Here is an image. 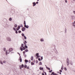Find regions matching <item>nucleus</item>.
<instances>
[{"label":"nucleus","mask_w":75,"mask_h":75,"mask_svg":"<svg viewBox=\"0 0 75 75\" xmlns=\"http://www.w3.org/2000/svg\"><path fill=\"white\" fill-rule=\"evenodd\" d=\"M24 47V44H21V46L20 47V50L21 51H23V50H25L26 48H28V46L26 45H25Z\"/></svg>","instance_id":"nucleus-1"},{"label":"nucleus","mask_w":75,"mask_h":75,"mask_svg":"<svg viewBox=\"0 0 75 75\" xmlns=\"http://www.w3.org/2000/svg\"><path fill=\"white\" fill-rule=\"evenodd\" d=\"M66 63H67V65L68 66L69 65V58H67V59Z\"/></svg>","instance_id":"nucleus-2"},{"label":"nucleus","mask_w":75,"mask_h":75,"mask_svg":"<svg viewBox=\"0 0 75 75\" xmlns=\"http://www.w3.org/2000/svg\"><path fill=\"white\" fill-rule=\"evenodd\" d=\"M5 28H7V27H8V25L7 24V23L6 22H5Z\"/></svg>","instance_id":"nucleus-3"},{"label":"nucleus","mask_w":75,"mask_h":75,"mask_svg":"<svg viewBox=\"0 0 75 75\" xmlns=\"http://www.w3.org/2000/svg\"><path fill=\"white\" fill-rule=\"evenodd\" d=\"M13 51V49L12 48H10L9 49V52H11V51Z\"/></svg>","instance_id":"nucleus-4"},{"label":"nucleus","mask_w":75,"mask_h":75,"mask_svg":"<svg viewBox=\"0 0 75 75\" xmlns=\"http://www.w3.org/2000/svg\"><path fill=\"white\" fill-rule=\"evenodd\" d=\"M51 74L52 75H58V74H57L55 73L54 72H52L51 73Z\"/></svg>","instance_id":"nucleus-5"},{"label":"nucleus","mask_w":75,"mask_h":75,"mask_svg":"<svg viewBox=\"0 0 75 75\" xmlns=\"http://www.w3.org/2000/svg\"><path fill=\"white\" fill-rule=\"evenodd\" d=\"M39 69H40V70H41V71H42V70L43 72H44V69L43 68V67H40L39 68Z\"/></svg>","instance_id":"nucleus-6"},{"label":"nucleus","mask_w":75,"mask_h":75,"mask_svg":"<svg viewBox=\"0 0 75 75\" xmlns=\"http://www.w3.org/2000/svg\"><path fill=\"white\" fill-rule=\"evenodd\" d=\"M6 40H7V41H11V39L10 38H7Z\"/></svg>","instance_id":"nucleus-7"},{"label":"nucleus","mask_w":75,"mask_h":75,"mask_svg":"<svg viewBox=\"0 0 75 75\" xmlns=\"http://www.w3.org/2000/svg\"><path fill=\"white\" fill-rule=\"evenodd\" d=\"M25 28L23 27L22 28V31H24L25 30Z\"/></svg>","instance_id":"nucleus-8"},{"label":"nucleus","mask_w":75,"mask_h":75,"mask_svg":"<svg viewBox=\"0 0 75 75\" xmlns=\"http://www.w3.org/2000/svg\"><path fill=\"white\" fill-rule=\"evenodd\" d=\"M21 35H22V37H24V38H26L25 36L24 35V33H22Z\"/></svg>","instance_id":"nucleus-9"},{"label":"nucleus","mask_w":75,"mask_h":75,"mask_svg":"<svg viewBox=\"0 0 75 75\" xmlns=\"http://www.w3.org/2000/svg\"><path fill=\"white\" fill-rule=\"evenodd\" d=\"M24 27H25L26 28H29V26L28 25H24Z\"/></svg>","instance_id":"nucleus-10"},{"label":"nucleus","mask_w":75,"mask_h":75,"mask_svg":"<svg viewBox=\"0 0 75 75\" xmlns=\"http://www.w3.org/2000/svg\"><path fill=\"white\" fill-rule=\"evenodd\" d=\"M33 7H34V6L36 5V3H35V2H33Z\"/></svg>","instance_id":"nucleus-11"},{"label":"nucleus","mask_w":75,"mask_h":75,"mask_svg":"<svg viewBox=\"0 0 75 75\" xmlns=\"http://www.w3.org/2000/svg\"><path fill=\"white\" fill-rule=\"evenodd\" d=\"M19 60L20 61V62H22V59L21 57V56H20V57H19Z\"/></svg>","instance_id":"nucleus-12"},{"label":"nucleus","mask_w":75,"mask_h":75,"mask_svg":"<svg viewBox=\"0 0 75 75\" xmlns=\"http://www.w3.org/2000/svg\"><path fill=\"white\" fill-rule=\"evenodd\" d=\"M40 41L41 42H43V41H44V39L41 38L40 39Z\"/></svg>","instance_id":"nucleus-13"},{"label":"nucleus","mask_w":75,"mask_h":75,"mask_svg":"<svg viewBox=\"0 0 75 75\" xmlns=\"http://www.w3.org/2000/svg\"><path fill=\"white\" fill-rule=\"evenodd\" d=\"M11 13H12V14H14L15 13V11H14L12 10L11 11Z\"/></svg>","instance_id":"nucleus-14"},{"label":"nucleus","mask_w":75,"mask_h":75,"mask_svg":"<svg viewBox=\"0 0 75 75\" xmlns=\"http://www.w3.org/2000/svg\"><path fill=\"white\" fill-rule=\"evenodd\" d=\"M30 59L31 60V61H33V59H34L33 58V56H32L30 58Z\"/></svg>","instance_id":"nucleus-15"},{"label":"nucleus","mask_w":75,"mask_h":75,"mask_svg":"<svg viewBox=\"0 0 75 75\" xmlns=\"http://www.w3.org/2000/svg\"><path fill=\"white\" fill-rule=\"evenodd\" d=\"M0 64H1V65H3V61H2L1 60L0 61Z\"/></svg>","instance_id":"nucleus-16"},{"label":"nucleus","mask_w":75,"mask_h":75,"mask_svg":"<svg viewBox=\"0 0 75 75\" xmlns=\"http://www.w3.org/2000/svg\"><path fill=\"white\" fill-rule=\"evenodd\" d=\"M25 62L26 63H27V62H28V60H27V59H25Z\"/></svg>","instance_id":"nucleus-17"},{"label":"nucleus","mask_w":75,"mask_h":75,"mask_svg":"<svg viewBox=\"0 0 75 75\" xmlns=\"http://www.w3.org/2000/svg\"><path fill=\"white\" fill-rule=\"evenodd\" d=\"M40 57H41V56H40L39 55L37 56V57H36V59H38V58H40Z\"/></svg>","instance_id":"nucleus-18"},{"label":"nucleus","mask_w":75,"mask_h":75,"mask_svg":"<svg viewBox=\"0 0 75 75\" xmlns=\"http://www.w3.org/2000/svg\"><path fill=\"white\" fill-rule=\"evenodd\" d=\"M46 68L47 69H48V70H51V69H50V68L48 67H46Z\"/></svg>","instance_id":"nucleus-19"},{"label":"nucleus","mask_w":75,"mask_h":75,"mask_svg":"<svg viewBox=\"0 0 75 75\" xmlns=\"http://www.w3.org/2000/svg\"><path fill=\"white\" fill-rule=\"evenodd\" d=\"M39 65H42V62H40Z\"/></svg>","instance_id":"nucleus-20"},{"label":"nucleus","mask_w":75,"mask_h":75,"mask_svg":"<svg viewBox=\"0 0 75 75\" xmlns=\"http://www.w3.org/2000/svg\"><path fill=\"white\" fill-rule=\"evenodd\" d=\"M14 26L15 28H17V25L16 24H15Z\"/></svg>","instance_id":"nucleus-21"},{"label":"nucleus","mask_w":75,"mask_h":75,"mask_svg":"<svg viewBox=\"0 0 75 75\" xmlns=\"http://www.w3.org/2000/svg\"><path fill=\"white\" fill-rule=\"evenodd\" d=\"M24 25H26V23H25V21H24Z\"/></svg>","instance_id":"nucleus-22"},{"label":"nucleus","mask_w":75,"mask_h":75,"mask_svg":"<svg viewBox=\"0 0 75 75\" xmlns=\"http://www.w3.org/2000/svg\"><path fill=\"white\" fill-rule=\"evenodd\" d=\"M24 67L26 68H27V65L25 64L24 65Z\"/></svg>","instance_id":"nucleus-23"},{"label":"nucleus","mask_w":75,"mask_h":75,"mask_svg":"<svg viewBox=\"0 0 75 75\" xmlns=\"http://www.w3.org/2000/svg\"><path fill=\"white\" fill-rule=\"evenodd\" d=\"M7 62H6V61H5V60H4L3 62V63H4V64H6V63Z\"/></svg>","instance_id":"nucleus-24"},{"label":"nucleus","mask_w":75,"mask_h":75,"mask_svg":"<svg viewBox=\"0 0 75 75\" xmlns=\"http://www.w3.org/2000/svg\"><path fill=\"white\" fill-rule=\"evenodd\" d=\"M31 65H34V64L33 62H31Z\"/></svg>","instance_id":"nucleus-25"},{"label":"nucleus","mask_w":75,"mask_h":75,"mask_svg":"<svg viewBox=\"0 0 75 75\" xmlns=\"http://www.w3.org/2000/svg\"><path fill=\"white\" fill-rule=\"evenodd\" d=\"M25 52H28V49H26L25 50Z\"/></svg>","instance_id":"nucleus-26"},{"label":"nucleus","mask_w":75,"mask_h":75,"mask_svg":"<svg viewBox=\"0 0 75 75\" xmlns=\"http://www.w3.org/2000/svg\"><path fill=\"white\" fill-rule=\"evenodd\" d=\"M9 21H11V20H12V18H9Z\"/></svg>","instance_id":"nucleus-27"},{"label":"nucleus","mask_w":75,"mask_h":75,"mask_svg":"<svg viewBox=\"0 0 75 75\" xmlns=\"http://www.w3.org/2000/svg\"><path fill=\"white\" fill-rule=\"evenodd\" d=\"M21 27V26L18 25V28L20 29V28Z\"/></svg>","instance_id":"nucleus-28"},{"label":"nucleus","mask_w":75,"mask_h":75,"mask_svg":"<svg viewBox=\"0 0 75 75\" xmlns=\"http://www.w3.org/2000/svg\"><path fill=\"white\" fill-rule=\"evenodd\" d=\"M3 50L5 51V52H6V48H3Z\"/></svg>","instance_id":"nucleus-29"},{"label":"nucleus","mask_w":75,"mask_h":75,"mask_svg":"<svg viewBox=\"0 0 75 75\" xmlns=\"http://www.w3.org/2000/svg\"><path fill=\"white\" fill-rule=\"evenodd\" d=\"M40 57L41 60H42V59H43V57L42 56H41Z\"/></svg>","instance_id":"nucleus-30"},{"label":"nucleus","mask_w":75,"mask_h":75,"mask_svg":"<svg viewBox=\"0 0 75 75\" xmlns=\"http://www.w3.org/2000/svg\"><path fill=\"white\" fill-rule=\"evenodd\" d=\"M65 34H66V33H67V28H65Z\"/></svg>","instance_id":"nucleus-31"},{"label":"nucleus","mask_w":75,"mask_h":75,"mask_svg":"<svg viewBox=\"0 0 75 75\" xmlns=\"http://www.w3.org/2000/svg\"><path fill=\"white\" fill-rule=\"evenodd\" d=\"M61 69L62 70H63V65H62Z\"/></svg>","instance_id":"nucleus-32"},{"label":"nucleus","mask_w":75,"mask_h":75,"mask_svg":"<svg viewBox=\"0 0 75 75\" xmlns=\"http://www.w3.org/2000/svg\"><path fill=\"white\" fill-rule=\"evenodd\" d=\"M49 72H50V73H51V72H52V70H50L49 71Z\"/></svg>","instance_id":"nucleus-33"},{"label":"nucleus","mask_w":75,"mask_h":75,"mask_svg":"<svg viewBox=\"0 0 75 75\" xmlns=\"http://www.w3.org/2000/svg\"><path fill=\"white\" fill-rule=\"evenodd\" d=\"M64 69L65 71H67V68L66 67H64Z\"/></svg>","instance_id":"nucleus-34"},{"label":"nucleus","mask_w":75,"mask_h":75,"mask_svg":"<svg viewBox=\"0 0 75 75\" xmlns=\"http://www.w3.org/2000/svg\"><path fill=\"white\" fill-rule=\"evenodd\" d=\"M13 29L14 31H16V28H13Z\"/></svg>","instance_id":"nucleus-35"},{"label":"nucleus","mask_w":75,"mask_h":75,"mask_svg":"<svg viewBox=\"0 0 75 75\" xmlns=\"http://www.w3.org/2000/svg\"><path fill=\"white\" fill-rule=\"evenodd\" d=\"M15 31V33H16V34H18V32L17 31V30H16Z\"/></svg>","instance_id":"nucleus-36"},{"label":"nucleus","mask_w":75,"mask_h":75,"mask_svg":"<svg viewBox=\"0 0 75 75\" xmlns=\"http://www.w3.org/2000/svg\"><path fill=\"white\" fill-rule=\"evenodd\" d=\"M39 55V53H36V57L37 56H38Z\"/></svg>","instance_id":"nucleus-37"},{"label":"nucleus","mask_w":75,"mask_h":75,"mask_svg":"<svg viewBox=\"0 0 75 75\" xmlns=\"http://www.w3.org/2000/svg\"><path fill=\"white\" fill-rule=\"evenodd\" d=\"M22 68H24V65L23 64H22L21 65Z\"/></svg>","instance_id":"nucleus-38"},{"label":"nucleus","mask_w":75,"mask_h":75,"mask_svg":"<svg viewBox=\"0 0 75 75\" xmlns=\"http://www.w3.org/2000/svg\"><path fill=\"white\" fill-rule=\"evenodd\" d=\"M38 60L39 61H41V59H40V58H38Z\"/></svg>","instance_id":"nucleus-39"},{"label":"nucleus","mask_w":75,"mask_h":75,"mask_svg":"<svg viewBox=\"0 0 75 75\" xmlns=\"http://www.w3.org/2000/svg\"><path fill=\"white\" fill-rule=\"evenodd\" d=\"M18 33H21V30H19L18 31Z\"/></svg>","instance_id":"nucleus-40"},{"label":"nucleus","mask_w":75,"mask_h":75,"mask_svg":"<svg viewBox=\"0 0 75 75\" xmlns=\"http://www.w3.org/2000/svg\"><path fill=\"white\" fill-rule=\"evenodd\" d=\"M19 67L20 68V69H21V68H22V67H21V65L19 66Z\"/></svg>","instance_id":"nucleus-41"},{"label":"nucleus","mask_w":75,"mask_h":75,"mask_svg":"<svg viewBox=\"0 0 75 75\" xmlns=\"http://www.w3.org/2000/svg\"><path fill=\"white\" fill-rule=\"evenodd\" d=\"M19 28H16V30H17V31H18V30H19Z\"/></svg>","instance_id":"nucleus-42"},{"label":"nucleus","mask_w":75,"mask_h":75,"mask_svg":"<svg viewBox=\"0 0 75 75\" xmlns=\"http://www.w3.org/2000/svg\"><path fill=\"white\" fill-rule=\"evenodd\" d=\"M24 43H26V44H27V42L26 40H25V42H24Z\"/></svg>","instance_id":"nucleus-43"},{"label":"nucleus","mask_w":75,"mask_h":75,"mask_svg":"<svg viewBox=\"0 0 75 75\" xmlns=\"http://www.w3.org/2000/svg\"><path fill=\"white\" fill-rule=\"evenodd\" d=\"M36 62L37 64V63H38V60H36Z\"/></svg>","instance_id":"nucleus-44"},{"label":"nucleus","mask_w":75,"mask_h":75,"mask_svg":"<svg viewBox=\"0 0 75 75\" xmlns=\"http://www.w3.org/2000/svg\"><path fill=\"white\" fill-rule=\"evenodd\" d=\"M23 53L24 54H25V51H23Z\"/></svg>","instance_id":"nucleus-45"},{"label":"nucleus","mask_w":75,"mask_h":75,"mask_svg":"<svg viewBox=\"0 0 75 75\" xmlns=\"http://www.w3.org/2000/svg\"><path fill=\"white\" fill-rule=\"evenodd\" d=\"M62 71L61 70H59V72H62Z\"/></svg>","instance_id":"nucleus-46"},{"label":"nucleus","mask_w":75,"mask_h":75,"mask_svg":"<svg viewBox=\"0 0 75 75\" xmlns=\"http://www.w3.org/2000/svg\"><path fill=\"white\" fill-rule=\"evenodd\" d=\"M6 54V55H7V50Z\"/></svg>","instance_id":"nucleus-47"},{"label":"nucleus","mask_w":75,"mask_h":75,"mask_svg":"<svg viewBox=\"0 0 75 75\" xmlns=\"http://www.w3.org/2000/svg\"><path fill=\"white\" fill-rule=\"evenodd\" d=\"M29 63H31V60H30L29 61Z\"/></svg>","instance_id":"nucleus-48"},{"label":"nucleus","mask_w":75,"mask_h":75,"mask_svg":"<svg viewBox=\"0 0 75 75\" xmlns=\"http://www.w3.org/2000/svg\"><path fill=\"white\" fill-rule=\"evenodd\" d=\"M42 75H45V74H44V73H42Z\"/></svg>","instance_id":"nucleus-49"},{"label":"nucleus","mask_w":75,"mask_h":75,"mask_svg":"<svg viewBox=\"0 0 75 75\" xmlns=\"http://www.w3.org/2000/svg\"><path fill=\"white\" fill-rule=\"evenodd\" d=\"M17 54H19V56H20V53L18 52Z\"/></svg>","instance_id":"nucleus-50"},{"label":"nucleus","mask_w":75,"mask_h":75,"mask_svg":"<svg viewBox=\"0 0 75 75\" xmlns=\"http://www.w3.org/2000/svg\"><path fill=\"white\" fill-rule=\"evenodd\" d=\"M70 64L71 65H73L72 63L71 62L70 63Z\"/></svg>","instance_id":"nucleus-51"},{"label":"nucleus","mask_w":75,"mask_h":75,"mask_svg":"<svg viewBox=\"0 0 75 75\" xmlns=\"http://www.w3.org/2000/svg\"><path fill=\"white\" fill-rule=\"evenodd\" d=\"M24 45H27V44H26V43H24Z\"/></svg>","instance_id":"nucleus-52"},{"label":"nucleus","mask_w":75,"mask_h":75,"mask_svg":"<svg viewBox=\"0 0 75 75\" xmlns=\"http://www.w3.org/2000/svg\"><path fill=\"white\" fill-rule=\"evenodd\" d=\"M27 69H29V67L28 66L27 67Z\"/></svg>","instance_id":"nucleus-53"},{"label":"nucleus","mask_w":75,"mask_h":75,"mask_svg":"<svg viewBox=\"0 0 75 75\" xmlns=\"http://www.w3.org/2000/svg\"><path fill=\"white\" fill-rule=\"evenodd\" d=\"M24 57H27V55L25 54V56H24Z\"/></svg>","instance_id":"nucleus-54"},{"label":"nucleus","mask_w":75,"mask_h":75,"mask_svg":"<svg viewBox=\"0 0 75 75\" xmlns=\"http://www.w3.org/2000/svg\"><path fill=\"white\" fill-rule=\"evenodd\" d=\"M73 13L74 14H75V11H73Z\"/></svg>","instance_id":"nucleus-55"},{"label":"nucleus","mask_w":75,"mask_h":75,"mask_svg":"<svg viewBox=\"0 0 75 75\" xmlns=\"http://www.w3.org/2000/svg\"><path fill=\"white\" fill-rule=\"evenodd\" d=\"M45 75H47V73L46 72H44Z\"/></svg>","instance_id":"nucleus-56"},{"label":"nucleus","mask_w":75,"mask_h":75,"mask_svg":"<svg viewBox=\"0 0 75 75\" xmlns=\"http://www.w3.org/2000/svg\"><path fill=\"white\" fill-rule=\"evenodd\" d=\"M65 3H67V0H65Z\"/></svg>","instance_id":"nucleus-57"},{"label":"nucleus","mask_w":75,"mask_h":75,"mask_svg":"<svg viewBox=\"0 0 75 75\" xmlns=\"http://www.w3.org/2000/svg\"><path fill=\"white\" fill-rule=\"evenodd\" d=\"M57 73H58V74H59L60 73L59 71H57Z\"/></svg>","instance_id":"nucleus-58"},{"label":"nucleus","mask_w":75,"mask_h":75,"mask_svg":"<svg viewBox=\"0 0 75 75\" xmlns=\"http://www.w3.org/2000/svg\"><path fill=\"white\" fill-rule=\"evenodd\" d=\"M36 4H38V2H36Z\"/></svg>","instance_id":"nucleus-59"},{"label":"nucleus","mask_w":75,"mask_h":75,"mask_svg":"<svg viewBox=\"0 0 75 75\" xmlns=\"http://www.w3.org/2000/svg\"><path fill=\"white\" fill-rule=\"evenodd\" d=\"M56 54H58V52L56 51Z\"/></svg>","instance_id":"nucleus-60"},{"label":"nucleus","mask_w":75,"mask_h":75,"mask_svg":"<svg viewBox=\"0 0 75 75\" xmlns=\"http://www.w3.org/2000/svg\"><path fill=\"white\" fill-rule=\"evenodd\" d=\"M73 25V26H74V27H75V25Z\"/></svg>","instance_id":"nucleus-61"},{"label":"nucleus","mask_w":75,"mask_h":75,"mask_svg":"<svg viewBox=\"0 0 75 75\" xmlns=\"http://www.w3.org/2000/svg\"><path fill=\"white\" fill-rule=\"evenodd\" d=\"M21 25V27H23V25Z\"/></svg>","instance_id":"nucleus-62"},{"label":"nucleus","mask_w":75,"mask_h":75,"mask_svg":"<svg viewBox=\"0 0 75 75\" xmlns=\"http://www.w3.org/2000/svg\"><path fill=\"white\" fill-rule=\"evenodd\" d=\"M25 40H26L27 38H24Z\"/></svg>","instance_id":"nucleus-63"},{"label":"nucleus","mask_w":75,"mask_h":75,"mask_svg":"<svg viewBox=\"0 0 75 75\" xmlns=\"http://www.w3.org/2000/svg\"><path fill=\"white\" fill-rule=\"evenodd\" d=\"M14 52H11V53H14Z\"/></svg>","instance_id":"nucleus-64"}]
</instances>
